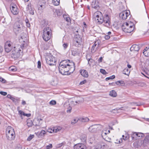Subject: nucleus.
Listing matches in <instances>:
<instances>
[{
  "label": "nucleus",
  "instance_id": "dca6fc26",
  "mask_svg": "<svg viewBox=\"0 0 149 149\" xmlns=\"http://www.w3.org/2000/svg\"><path fill=\"white\" fill-rule=\"evenodd\" d=\"M95 149H105V144L102 142H100L95 146Z\"/></svg>",
  "mask_w": 149,
  "mask_h": 149
},
{
  "label": "nucleus",
  "instance_id": "c03bdc74",
  "mask_svg": "<svg viewBox=\"0 0 149 149\" xmlns=\"http://www.w3.org/2000/svg\"><path fill=\"white\" fill-rule=\"evenodd\" d=\"M49 104L51 105H55L56 104V102L54 100H52L49 102Z\"/></svg>",
  "mask_w": 149,
  "mask_h": 149
},
{
  "label": "nucleus",
  "instance_id": "9b49d317",
  "mask_svg": "<svg viewBox=\"0 0 149 149\" xmlns=\"http://www.w3.org/2000/svg\"><path fill=\"white\" fill-rule=\"evenodd\" d=\"M130 14V12L129 11H124L120 13L119 17L125 20L127 19Z\"/></svg>",
  "mask_w": 149,
  "mask_h": 149
},
{
  "label": "nucleus",
  "instance_id": "69168bd1",
  "mask_svg": "<svg viewBox=\"0 0 149 149\" xmlns=\"http://www.w3.org/2000/svg\"><path fill=\"white\" fill-rule=\"evenodd\" d=\"M63 145V143H61L60 144H59V145H58V147H61Z\"/></svg>",
  "mask_w": 149,
  "mask_h": 149
},
{
  "label": "nucleus",
  "instance_id": "bb28decb",
  "mask_svg": "<svg viewBox=\"0 0 149 149\" xmlns=\"http://www.w3.org/2000/svg\"><path fill=\"white\" fill-rule=\"evenodd\" d=\"M79 120H80V118L77 117H74L73 119L72 120L71 124L72 125H74L77 123Z\"/></svg>",
  "mask_w": 149,
  "mask_h": 149
},
{
  "label": "nucleus",
  "instance_id": "603ef678",
  "mask_svg": "<svg viewBox=\"0 0 149 149\" xmlns=\"http://www.w3.org/2000/svg\"><path fill=\"white\" fill-rule=\"evenodd\" d=\"M29 10L30 14L32 15H33L34 14L33 10L31 8L30 9H29Z\"/></svg>",
  "mask_w": 149,
  "mask_h": 149
},
{
  "label": "nucleus",
  "instance_id": "412c9836",
  "mask_svg": "<svg viewBox=\"0 0 149 149\" xmlns=\"http://www.w3.org/2000/svg\"><path fill=\"white\" fill-rule=\"evenodd\" d=\"M140 49L139 46L137 45H133L130 48L131 51H138Z\"/></svg>",
  "mask_w": 149,
  "mask_h": 149
},
{
  "label": "nucleus",
  "instance_id": "2eb2a0df",
  "mask_svg": "<svg viewBox=\"0 0 149 149\" xmlns=\"http://www.w3.org/2000/svg\"><path fill=\"white\" fill-rule=\"evenodd\" d=\"M74 149H86V146L82 143H78L74 146Z\"/></svg>",
  "mask_w": 149,
  "mask_h": 149
},
{
  "label": "nucleus",
  "instance_id": "9d476101",
  "mask_svg": "<svg viewBox=\"0 0 149 149\" xmlns=\"http://www.w3.org/2000/svg\"><path fill=\"white\" fill-rule=\"evenodd\" d=\"M82 42V38L79 35H77L74 38L73 44L77 47H79L81 45Z\"/></svg>",
  "mask_w": 149,
  "mask_h": 149
},
{
  "label": "nucleus",
  "instance_id": "f3484780",
  "mask_svg": "<svg viewBox=\"0 0 149 149\" xmlns=\"http://www.w3.org/2000/svg\"><path fill=\"white\" fill-rule=\"evenodd\" d=\"M10 9L12 13L14 15H16L18 14V10L16 5H14L10 7Z\"/></svg>",
  "mask_w": 149,
  "mask_h": 149
},
{
  "label": "nucleus",
  "instance_id": "c85d7f7f",
  "mask_svg": "<svg viewBox=\"0 0 149 149\" xmlns=\"http://www.w3.org/2000/svg\"><path fill=\"white\" fill-rule=\"evenodd\" d=\"M52 3L55 6H57L60 3V0H52Z\"/></svg>",
  "mask_w": 149,
  "mask_h": 149
},
{
  "label": "nucleus",
  "instance_id": "bf43d9fd",
  "mask_svg": "<svg viewBox=\"0 0 149 149\" xmlns=\"http://www.w3.org/2000/svg\"><path fill=\"white\" fill-rule=\"evenodd\" d=\"M110 38V36H109L108 35H107L104 36V38L106 40H108Z\"/></svg>",
  "mask_w": 149,
  "mask_h": 149
},
{
  "label": "nucleus",
  "instance_id": "6e6d98bb",
  "mask_svg": "<svg viewBox=\"0 0 149 149\" xmlns=\"http://www.w3.org/2000/svg\"><path fill=\"white\" fill-rule=\"evenodd\" d=\"M116 141H117V142H116V143H122V139H120L118 141V140H116Z\"/></svg>",
  "mask_w": 149,
  "mask_h": 149
},
{
  "label": "nucleus",
  "instance_id": "b1692460",
  "mask_svg": "<svg viewBox=\"0 0 149 149\" xmlns=\"http://www.w3.org/2000/svg\"><path fill=\"white\" fill-rule=\"evenodd\" d=\"M143 53L146 56H149V47H146L143 51Z\"/></svg>",
  "mask_w": 149,
  "mask_h": 149
},
{
  "label": "nucleus",
  "instance_id": "7c9ffc66",
  "mask_svg": "<svg viewBox=\"0 0 149 149\" xmlns=\"http://www.w3.org/2000/svg\"><path fill=\"white\" fill-rule=\"evenodd\" d=\"M42 119L41 118L37 119L36 120V123H37L36 125V126H40L42 124Z\"/></svg>",
  "mask_w": 149,
  "mask_h": 149
},
{
  "label": "nucleus",
  "instance_id": "338daca9",
  "mask_svg": "<svg viewBox=\"0 0 149 149\" xmlns=\"http://www.w3.org/2000/svg\"><path fill=\"white\" fill-rule=\"evenodd\" d=\"M110 93H116V92L112 90L110 91Z\"/></svg>",
  "mask_w": 149,
  "mask_h": 149
},
{
  "label": "nucleus",
  "instance_id": "ddd939ff",
  "mask_svg": "<svg viewBox=\"0 0 149 149\" xmlns=\"http://www.w3.org/2000/svg\"><path fill=\"white\" fill-rule=\"evenodd\" d=\"M12 42L10 41H7L5 45V49L6 52H9L12 49V46L11 45Z\"/></svg>",
  "mask_w": 149,
  "mask_h": 149
},
{
  "label": "nucleus",
  "instance_id": "5701e85b",
  "mask_svg": "<svg viewBox=\"0 0 149 149\" xmlns=\"http://www.w3.org/2000/svg\"><path fill=\"white\" fill-rule=\"evenodd\" d=\"M80 72L81 74L85 77H88V73L87 71L84 70H80Z\"/></svg>",
  "mask_w": 149,
  "mask_h": 149
},
{
  "label": "nucleus",
  "instance_id": "de8ad7c7",
  "mask_svg": "<svg viewBox=\"0 0 149 149\" xmlns=\"http://www.w3.org/2000/svg\"><path fill=\"white\" fill-rule=\"evenodd\" d=\"M123 81H118L116 82V84L118 85H119L123 83Z\"/></svg>",
  "mask_w": 149,
  "mask_h": 149
},
{
  "label": "nucleus",
  "instance_id": "e433bc0d",
  "mask_svg": "<svg viewBox=\"0 0 149 149\" xmlns=\"http://www.w3.org/2000/svg\"><path fill=\"white\" fill-rule=\"evenodd\" d=\"M55 13L58 16H60L62 15L61 13L60 12V10H59L56 9Z\"/></svg>",
  "mask_w": 149,
  "mask_h": 149
},
{
  "label": "nucleus",
  "instance_id": "a18cd8bd",
  "mask_svg": "<svg viewBox=\"0 0 149 149\" xmlns=\"http://www.w3.org/2000/svg\"><path fill=\"white\" fill-rule=\"evenodd\" d=\"M9 69L10 70L13 71H15L16 70V68L14 67H10L9 68Z\"/></svg>",
  "mask_w": 149,
  "mask_h": 149
},
{
  "label": "nucleus",
  "instance_id": "473e14b6",
  "mask_svg": "<svg viewBox=\"0 0 149 149\" xmlns=\"http://www.w3.org/2000/svg\"><path fill=\"white\" fill-rule=\"evenodd\" d=\"M58 83V82L56 79H54L52 80L51 81V84L53 86H55Z\"/></svg>",
  "mask_w": 149,
  "mask_h": 149
},
{
  "label": "nucleus",
  "instance_id": "a19ab883",
  "mask_svg": "<svg viewBox=\"0 0 149 149\" xmlns=\"http://www.w3.org/2000/svg\"><path fill=\"white\" fill-rule=\"evenodd\" d=\"M100 72L103 74L105 75L107 74L106 71L104 69H100Z\"/></svg>",
  "mask_w": 149,
  "mask_h": 149
},
{
  "label": "nucleus",
  "instance_id": "e2e57ef3",
  "mask_svg": "<svg viewBox=\"0 0 149 149\" xmlns=\"http://www.w3.org/2000/svg\"><path fill=\"white\" fill-rule=\"evenodd\" d=\"M102 57H101L99 58V59L98 60V61L99 62H101L102 61Z\"/></svg>",
  "mask_w": 149,
  "mask_h": 149
},
{
  "label": "nucleus",
  "instance_id": "ea45409f",
  "mask_svg": "<svg viewBox=\"0 0 149 149\" xmlns=\"http://www.w3.org/2000/svg\"><path fill=\"white\" fill-rule=\"evenodd\" d=\"M34 137V135H33L31 134L28 138L27 140L28 141H31V139H33Z\"/></svg>",
  "mask_w": 149,
  "mask_h": 149
},
{
  "label": "nucleus",
  "instance_id": "58836bf2",
  "mask_svg": "<svg viewBox=\"0 0 149 149\" xmlns=\"http://www.w3.org/2000/svg\"><path fill=\"white\" fill-rule=\"evenodd\" d=\"M115 75H113L109 77L106 78L105 79L106 81H107L109 79H114L115 78Z\"/></svg>",
  "mask_w": 149,
  "mask_h": 149
},
{
  "label": "nucleus",
  "instance_id": "09e8293b",
  "mask_svg": "<svg viewBox=\"0 0 149 149\" xmlns=\"http://www.w3.org/2000/svg\"><path fill=\"white\" fill-rule=\"evenodd\" d=\"M145 63L146 65H149V58L146 60Z\"/></svg>",
  "mask_w": 149,
  "mask_h": 149
},
{
  "label": "nucleus",
  "instance_id": "4d7b16f0",
  "mask_svg": "<svg viewBox=\"0 0 149 149\" xmlns=\"http://www.w3.org/2000/svg\"><path fill=\"white\" fill-rule=\"evenodd\" d=\"M65 20L66 21H67L68 22H70V17H66L65 19Z\"/></svg>",
  "mask_w": 149,
  "mask_h": 149
},
{
  "label": "nucleus",
  "instance_id": "2f4dec72",
  "mask_svg": "<svg viewBox=\"0 0 149 149\" xmlns=\"http://www.w3.org/2000/svg\"><path fill=\"white\" fill-rule=\"evenodd\" d=\"M89 120V119L87 117L82 118H80V121L83 122H87Z\"/></svg>",
  "mask_w": 149,
  "mask_h": 149
},
{
  "label": "nucleus",
  "instance_id": "393cba45",
  "mask_svg": "<svg viewBox=\"0 0 149 149\" xmlns=\"http://www.w3.org/2000/svg\"><path fill=\"white\" fill-rule=\"evenodd\" d=\"M107 134H108L107 133V130H104L102 132V136L103 139H105Z\"/></svg>",
  "mask_w": 149,
  "mask_h": 149
},
{
  "label": "nucleus",
  "instance_id": "49530a36",
  "mask_svg": "<svg viewBox=\"0 0 149 149\" xmlns=\"http://www.w3.org/2000/svg\"><path fill=\"white\" fill-rule=\"evenodd\" d=\"M68 44L67 43H64L63 45V47L64 49H66L68 46Z\"/></svg>",
  "mask_w": 149,
  "mask_h": 149
},
{
  "label": "nucleus",
  "instance_id": "f704fd0d",
  "mask_svg": "<svg viewBox=\"0 0 149 149\" xmlns=\"http://www.w3.org/2000/svg\"><path fill=\"white\" fill-rule=\"evenodd\" d=\"M47 132L51 133H55L54 127H52L51 128H48L47 130Z\"/></svg>",
  "mask_w": 149,
  "mask_h": 149
},
{
  "label": "nucleus",
  "instance_id": "4be33fe9",
  "mask_svg": "<svg viewBox=\"0 0 149 149\" xmlns=\"http://www.w3.org/2000/svg\"><path fill=\"white\" fill-rule=\"evenodd\" d=\"M46 134V131L44 130H42L40 132H37V135L39 138H42Z\"/></svg>",
  "mask_w": 149,
  "mask_h": 149
},
{
  "label": "nucleus",
  "instance_id": "13d9d810",
  "mask_svg": "<svg viewBox=\"0 0 149 149\" xmlns=\"http://www.w3.org/2000/svg\"><path fill=\"white\" fill-rule=\"evenodd\" d=\"M86 80H84V81H82L80 82L79 84L81 85H82L86 83Z\"/></svg>",
  "mask_w": 149,
  "mask_h": 149
},
{
  "label": "nucleus",
  "instance_id": "6e6552de",
  "mask_svg": "<svg viewBox=\"0 0 149 149\" xmlns=\"http://www.w3.org/2000/svg\"><path fill=\"white\" fill-rule=\"evenodd\" d=\"M46 60L47 63L51 66L54 65L56 62L55 58L51 54L47 56Z\"/></svg>",
  "mask_w": 149,
  "mask_h": 149
},
{
  "label": "nucleus",
  "instance_id": "79ce46f5",
  "mask_svg": "<svg viewBox=\"0 0 149 149\" xmlns=\"http://www.w3.org/2000/svg\"><path fill=\"white\" fill-rule=\"evenodd\" d=\"M52 148V144L51 143H49L48 145L46 146V149H51Z\"/></svg>",
  "mask_w": 149,
  "mask_h": 149
},
{
  "label": "nucleus",
  "instance_id": "72a5a7b5",
  "mask_svg": "<svg viewBox=\"0 0 149 149\" xmlns=\"http://www.w3.org/2000/svg\"><path fill=\"white\" fill-rule=\"evenodd\" d=\"M81 141L83 142H86V137L85 135H82L81 136L80 138Z\"/></svg>",
  "mask_w": 149,
  "mask_h": 149
},
{
  "label": "nucleus",
  "instance_id": "3c124183",
  "mask_svg": "<svg viewBox=\"0 0 149 149\" xmlns=\"http://www.w3.org/2000/svg\"><path fill=\"white\" fill-rule=\"evenodd\" d=\"M117 94H109V95L113 97H115L117 96Z\"/></svg>",
  "mask_w": 149,
  "mask_h": 149
},
{
  "label": "nucleus",
  "instance_id": "a211bd4d",
  "mask_svg": "<svg viewBox=\"0 0 149 149\" xmlns=\"http://www.w3.org/2000/svg\"><path fill=\"white\" fill-rule=\"evenodd\" d=\"M99 46L98 42H95L93 44L91 49V52L93 53H95L97 50Z\"/></svg>",
  "mask_w": 149,
  "mask_h": 149
},
{
  "label": "nucleus",
  "instance_id": "680f3d73",
  "mask_svg": "<svg viewBox=\"0 0 149 149\" xmlns=\"http://www.w3.org/2000/svg\"><path fill=\"white\" fill-rule=\"evenodd\" d=\"M26 104V102L25 101H24V100L22 101V104L23 105H25V104Z\"/></svg>",
  "mask_w": 149,
  "mask_h": 149
},
{
  "label": "nucleus",
  "instance_id": "774afa93",
  "mask_svg": "<svg viewBox=\"0 0 149 149\" xmlns=\"http://www.w3.org/2000/svg\"><path fill=\"white\" fill-rule=\"evenodd\" d=\"M127 66L129 68H131V65H129V64H128L127 65Z\"/></svg>",
  "mask_w": 149,
  "mask_h": 149
},
{
  "label": "nucleus",
  "instance_id": "a878e982",
  "mask_svg": "<svg viewBox=\"0 0 149 149\" xmlns=\"http://www.w3.org/2000/svg\"><path fill=\"white\" fill-rule=\"evenodd\" d=\"M130 71L127 68H125L124 69L123 72V73L127 75H129L130 74Z\"/></svg>",
  "mask_w": 149,
  "mask_h": 149
},
{
  "label": "nucleus",
  "instance_id": "c756f323",
  "mask_svg": "<svg viewBox=\"0 0 149 149\" xmlns=\"http://www.w3.org/2000/svg\"><path fill=\"white\" fill-rule=\"evenodd\" d=\"M54 127V129L55 133L60 131L62 128V127L60 126H56Z\"/></svg>",
  "mask_w": 149,
  "mask_h": 149
},
{
  "label": "nucleus",
  "instance_id": "052dcab7",
  "mask_svg": "<svg viewBox=\"0 0 149 149\" xmlns=\"http://www.w3.org/2000/svg\"><path fill=\"white\" fill-rule=\"evenodd\" d=\"M84 101V100H83V99L82 98H81V100H80L79 101H78V102H79V103H78V102L77 101H76V103H79L81 102H83Z\"/></svg>",
  "mask_w": 149,
  "mask_h": 149
},
{
  "label": "nucleus",
  "instance_id": "7ed1b4c3",
  "mask_svg": "<svg viewBox=\"0 0 149 149\" xmlns=\"http://www.w3.org/2000/svg\"><path fill=\"white\" fill-rule=\"evenodd\" d=\"M20 45H17L14 47L12 51V56L15 58H17L20 57L22 55L23 47Z\"/></svg>",
  "mask_w": 149,
  "mask_h": 149
},
{
  "label": "nucleus",
  "instance_id": "aec40b11",
  "mask_svg": "<svg viewBox=\"0 0 149 149\" xmlns=\"http://www.w3.org/2000/svg\"><path fill=\"white\" fill-rule=\"evenodd\" d=\"M7 97L9 98L13 102H19V101H20V99L19 98L17 97H13L11 96V95L10 94H8L7 95Z\"/></svg>",
  "mask_w": 149,
  "mask_h": 149
},
{
  "label": "nucleus",
  "instance_id": "20e7f679",
  "mask_svg": "<svg viewBox=\"0 0 149 149\" xmlns=\"http://www.w3.org/2000/svg\"><path fill=\"white\" fill-rule=\"evenodd\" d=\"M6 137L9 141H12L14 139L15 135L13 128L11 126H8L6 130Z\"/></svg>",
  "mask_w": 149,
  "mask_h": 149
},
{
  "label": "nucleus",
  "instance_id": "4c0bfd02",
  "mask_svg": "<svg viewBox=\"0 0 149 149\" xmlns=\"http://www.w3.org/2000/svg\"><path fill=\"white\" fill-rule=\"evenodd\" d=\"M25 21L26 23V26L28 27H30V24L29 20L26 18L25 19Z\"/></svg>",
  "mask_w": 149,
  "mask_h": 149
},
{
  "label": "nucleus",
  "instance_id": "cd10ccee",
  "mask_svg": "<svg viewBox=\"0 0 149 149\" xmlns=\"http://www.w3.org/2000/svg\"><path fill=\"white\" fill-rule=\"evenodd\" d=\"M27 125L28 127L32 126L33 125L32 120L30 119H28L27 120Z\"/></svg>",
  "mask_w": 149,
  "mask_h": 149
},
{
  "label": "nucleus",
  "instance_id": "6ab92c4d",
  "mask_svg": "<svg viewBox=\"0 0 149 149\" xmlns=\"http://www.w3.org/2000/svg\"><path fill=\"white\" fill-rule=\"evenodd\" d=\"M143 134L141 133L132 132L131 135V137L133 139H138V137H140V136L142 137Z\"/></svg>",
  "mask_w": 149,
  "mask_h": 149
},
{
  "label": "nucleus",
  "instance_id": "423d86ee",
  "mask_svg": "<svg viewBox=\"0 0 149 149\" xmlns=\"http://www.w3.org/2000/svg\"><path fill=\"white\" fill-rule=\"evenodd\" d=\"M52 35L51 29L49 27L45 28L43 30L42 37L45 41L49 40L51 38Z\"/></svg>",
  "mask_w": 149,
  "mask_h": 149
},
{
  "label": "nucleus",
  "instance_id": "5fc2aeb1",
  "mask_svg": "<svg viewBox=\"0 0 149 149\" xmlns=\"http://www.w3.org/2000/svg\"><path fill=\"white\" fill-rule=\"evenodd\" d=\"M0 81L2 83H5L6 80L2 77H0Z\"/></svg>",
  "mask_w": 149,
  "mask_h": 149
},
{
  "label": "nucleus",
  "instance_id": "f257e3e1",
  "mask_svg": "<svg viewBox=\"0 0 149 149\" xmlns=\"http://www.w3.org/2000/svg\"><path fill=\"white\" fill-rule=\"evenodd\" d=\"M58 68L60 73L65 75L72 73L75 70V66L73 62H70L69 60H65L60 63Z\"/></svg>",
  "mask_w": 149,
  "mask_h": 149
},
{
  "label": "nucleus",
  "instance_id": "8fccbe9b",
  "mask_svg": "<svg viewBox=\"0 0 149 149\" xmlns=\"http://www.w3.org/2000/svg\"><path fill=\"white\" fill-rule=\"evenodd\" d=\"M18 112L19 114L21 116L24 115V113L21 110H19Z\"/></svg>",
  "mask_w": 149,
  "mask_h": 149
},
{
  "label": "nucleus",
  "instance_id": "f8f14e48",
  "mask_svg": "<svg viewBox=\"0 0 149 149\" xmlns=\"http://www.w3.org/2000/svg\"><path fill=\"white\" fill-rule=\"evenodd\" d=\"M100 126L98 125H92L89 128L88 130L90 132L92 133H96L99 130V126Z\"/></svg>",
  "mask_w": 149,
  "mask_h": 149
},
{
  "label": "nucleus",
  "instance_id": "4468645a",
  "mask_svg": "<svg viewBox=\"0 0 149 149\" xmlns=\"http://www.w3.org/2000/svg\"><path fill=\"white\" fill-rule=\"evenodd\" d=\"M141 73L146 78L149 79V70L146 68L142 67Z\"/></svg>",
  "mask_w": 149,
  "mask_h": 149
},
{
  "label": "nucleus",
  "instance_id": "c9c22d12",
  "mask_svg": "<svg viewBox=\"0 0 149 149\" xmlns=\"http://www.w3.org/2000/svg\"><path fill=\"white\" fill-rule=\"evenodd\" d=\"M88 64L90 66H91L93 64V63L94 62V61L93 59L90 58L88 59Z\"/></svg>",
  "mask_w": 149,
  "mask_h": 149
},
{
  "label": "nucleus",
  "instance_id": "f03ea898",
  "mask_svg": "<svg viewBox=\"0 0 149 149\" xmlns=\"http://www.w3.org/2000/svg\"><path fill=\"white\" fill-rule=\"evenodd\" d=\"M94 17L98 24H101L104 23V24L106 26L109 27L110 26L109 18L108 15H106L103 18L102 13L97 11L94 13Z\"/></svg>",
  "mask_w": 149,
  "mask_h": 149
},
{
  "label": "nucleus",
  "instance_id": "0eeeda50",
  "mask_svg": "<svg viewBox=\"0 0 149 149\" xmlns=\"http://www.w3.org/2000/svg\"><path fill=\"white\" fill-rule=\"evenodd\" d=\"M23 25L19 22H16L14 24V31L16 34H18L23 31Z\"/></svg>",
  "mask_w": 149,
  "mask_h": 149
},
{
  "label": "nucleus",
  "instance_id": "39448f33",
  "mask_svg": "<svg viewBox=\"0 0 149 149\" xmlns=\"http://www.w3.org/2000/svg\"><path fill=\"white\" fill-rule=\"evenodd\" d=\"M134 26V24L130 22L124 23L122 26V28L123 31L127 33H130L133 31Z\"/></svg>",
  "mask_w": 149,
  "mask_h": 149
},
{
  "label": "nucleus",
  "instance_id": "0e129e2a",
  "mask_svg": "<svg viewBox=\"0 0 149 149\" xmlns=\"http://www.w3.org/2000/svg\"><path fill=\"white\" fill-rule=\"evenodd\" d=\"M132 105H138L136 103L134 102H132L131 103Z\"/></svg>",
  "mask_w": 149,
  "mask_h": 149
},
{
  "label": "nucleus",
  "instance_id": "37998d69",
  "mask_svg": "<svg viewBox=\"0 0 149 149\" xmlns=\"http://www.w3.org/2000/svg\"><path fill=\"white\" fill-rule=\"evenodd\" d=\"M72 109V107L69 105L67 110V112L68 113H70L71 112Z\"/></svg>",
  "mask_w": 149,
  "mask_h": 149
},
{
  "label": "nucleus",
  "instance_id": "864d4df0",
  "mask_svg": "<svg viewBox=\"0 0 149 149\" xmlns=\"http://www.w3.org/2000/svg\"><path fill=\"white\" fill-rule=\"evenodd\" d=\"M38 68H40L41 67V64L40 62V61H38Z\"/></svg>",
  "mask_w": 149,
  "mask_h": 149
},
{
  "label": "nucleus",
  "instance_id": "1a4fd4ad",
  "mask_svg": "<svg viewBox=\"0 0 149 149\" xmlns=\"http://www.w3.org/2000/svg\"><path fill=\"white\" fill-rule=\"evenodd\" d=\"M46 5V2L45 0H40L37 5L38 10L41 12L43 11V10L45 8Z\"/></svg>",
  "mask_w": 149,
  "mask_h": 149
}]
</instances>
